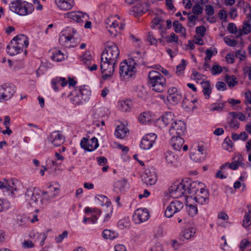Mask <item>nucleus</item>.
<instances>
[{
  "instance_id": "obj_1",
  "label": "nucleus",
  "mask_w": 251,
  "mask_h": 251,
  "mask_svg": "<svg viewBox=\"0 0 251 251\" xmlns=\"http://www.w3.org/2000/svg\"><path fill=\"white\" fill-rule=\"evenodd\" d=\"M119 54L120 50L114 43H106L105 50L101 55L100 69L103 74V79H108L113 74Z\"/></svg>"
},
{
  "instance_id": "obj_2",
  "label": "nucleus",
  "mask_w": 251,
  "mask_h": 251,
  "mask_svg": "<svg viewBox=\"0 0 251 251\" xmlns=\"http://www.w3.org/2000/svg\"><path fill=\"white\" fill-rule=\"evenodd\" d=\"M204 184L197 181H192L189 179L187 180H182L181 182H175L172 184L169 189L171 197L178 198L182 196H187L188 195H196L204 186Z\"/></svg>"
},
{
  "instance_id": "obj_3",
  "label": "nucleus",
  "mask_w": 251,
  "mask_h": 251,
  "mask_svg": "<svg viewBox=\"0 0 251 251\" xmlns=\"http://www.w3.org/2000/svg\"><path fill=\"white\" fill-rule=\"evenodd\" d=\"M28 46L27 37L23 35L15 36L6 47V51L9 55L13 56L22 52L24 48Z\"/></svg>"
},
{
  "instance_id": "obj_4",
  "label": "nucleus",
  "mask_w": 251,
  "mask_h": 251,
  "mask_svg": "<svg viewBox=\"0 0 251 251\" xmlns=\"http://www.w3.org/2000/svg\"><path fill=\"white\" fill-rule=\"evenodd\" d=\"M148 84L153 91L162 92L166 86V78L159 72L151 71L148 74Z\"/></svg>"
},
{
  "instance_id": "obj_5",
  "label": "nucleus",
  "mask_w": 251,
  "mask_h": 251,
  "mask_svg": "<svg viewBox=\"0 0 251 251\" xmlns=\"http://www.w3.org/2000/svg\"><path fill=\"white\" fill-rule=\"evenodd\" d=\"M17 91L16 86L10 83H5L0 85V102L10 100Z\"/></svg>"
},
{
  "instance_id": "obj_6",
  "label": "nucleus",
  "mask_w": 251,
  "mask_h": 251,
  "mask_svg": "<svg viewBox=\"0 0 251 251\" xmlns=\"http://www.w3.org/2000/svg\"><path fill=\"white\" fill-rule=\"evenodd\" d=\"M186 131L185 123L181 120H176L170 126L169 132L171 136H184Z\"/></svg>"
},
{
  "instance_id": "obj_7",
  "label": "nucleus",
  "mask_w": 251,
  "mask_h": 251,
  "mask_svg": "<svg viewBox=\"0 0 251 251\" xmlns=\"http://www.w3.org/2000/svg\"><path fill=\"white\" fill-rule=\"evenodd\" d=\"M135 69L133 65L129 64L126 60H125L121 62L120 65V75L125 79L128 78L134 75Z\"/></svg>"
},
{
  "instance_id": "obj_8",
  "label": "nucleus",
  "mask_w": 251,
  "mask_h": 251,
  "mask_svg": "<svg viewBox=\"0 0 251 251\" xmlns=\"http://www.w3.org/2000/svg\"><path fill=\"white\" fill-rule=\"evenodd\" d=\"M41 196L37 191L27 189L25 194V198L31 207L40 206L39 199H41Z\"/></svg>"
},
{
  "instance_id": "obj_9",
  "label": "nucleus",
  "mask_w": 251,
  "mask_h": 251,
  "mask_svg": "<svg viewBox=\"0 0 251 251\" xmlns=\"http://www.w3.org/2000/svg\"><path fill=\"white\" fill-rule=\"evenodd\" d=\"M183 207V203L178 200L172 201L167 206L165 211V216L167 218L172 217L174 214L179 212Z\"/></svg>"
},
{
  "instance_id": "obj_10",
  "label": "nucleus",
  "mask_w": 251,
  "mask_h": 251,
  "mask_svg": "<svg viewBox=\"0 0 251 251\" xmlns=\"http://www.w3.org/2000/svg\"><path fill=\"white\" fill-rule=\"evenodd\" d=\"M80 144L82 149L90 152L95 150L99 146L98 140L95 137L90 140L83 137L81 139Z\"/></svg>"
},
{
  "instance_id": "obj_11",
  "label": "nucleus",
  "mask_w": 251,
  "mask_h": 251,
  "mask_svg": "<svg viewBox=\"0 0 251 251\" xmlns=\"http://www.w3.org/2000/svg\"><path fill=\"white\" fill-rule=\"evenodd\" d=\"M142 181L147 185H152L157 181V175L154 169H146L142 176Z\"/></svg>"
},
{
  "instance_id": "obj_12",
  "label": "nucleus",
  "mask_w": 251,
  "mask_h": 251,
  "mask_svg": "<svg viewBox=\"0 0 251 251\" xmlns=\"http://www.w3.org/2000/svg\"><path fill=\"white\" fill-rule=\"evenodd\" d=\"M64 15L65 17L82 24L84 20L89 19V16L86 13L80 11H71L65 14Z\"/></svg>"
},
{
  "instance_id": "obj_13",
  "label": "nucleus",
  "mask_w": 251,
  "mask_h": 251,
  "mask_svg": "<svg viewBox=\"0 0 251 251\" xmlns=\"http://www.w3.org/2000/svg\"><path fill=\"white\" fill-rule=\"evenodd\" d=\"M209 191L203 187L198 191L194 198L195 201L200 204H207L209 203Z\"/></svg>"
},
{
  "instance_id": "obj_14",
  "label": "nucleus",
  "mask_w": 251,
  "mask_h": 251,
  "mask_svg": "<svg viewBox=\"0 0 251 251\" xmlns=\"http://www.w3.org/2000/svg\"><path fill=\"white\" fill-rule=\"evenodd\" d=\"M65 140L64 136L58 130H55L50 133L47 137L48 142L54 146H59L63 144Z\"/></svg>"
},
{
  "instance_id": "obj_15",
  "label": "nucleus",
  "mask_w": 251,
  "mask_h": 251,
  "mask_svg": "<svg viewBox=\"0 0 251 251\" xmlns=\"http://www.w3.org/2000/svg\"><path fill=\"white\" fill-rule=\"evenodd\" d=\"M156 138L155 134H148L143 137L141 141L140 146L141 149L147 150L151 149Z\"/></svg>"
},
{
  "instance_id": "obj_16",
  "label": "nucleus",
  "mask_w": 251,
  "mask_h": 251,
  "mask_svg": "<svg viewBox=\"0 0 251 251\" xmlns=\"http://www.w3.org/2000/svg\"><path fill=\"white\" fill-rule=\"evenodd\" d=\"M59 42L61 45L68 48H74L76 46L79 42L75 41V38L74 35L66 36L63 33L60 35Z\"/></svg>"
},
{
  "instance_id": "obj_17",
  "label": "nucleus",
  "mask_w": 251,
  "mask_h": 251,
  "mask_svg": "<svg viewBox=\"0 0 251 251\" xmlns=\"http://www.w3.org/2000/svg\"><path fill=\"white\" fill-rule=\"evenodd\" d=\"M150 217L149 212L146 208H139L135 210L133 218L138 220V223H143L148 220Z\"/></svg>"
},
{
  "instance_id": "obj_18",
  "label": "nucleus",
  "mask_w": 251,
  "mask_h": 251,
  "mask_svg": "<svg viewBox=\"0 0 251 251\" xmlns=\"http://www.w3.org/2000/svg\"><path fill=\"white\" fill-rule=\"evenodd\" d=\"M22 6L21 10L19 11L20 16H25L33 12L34 10L33 5L26 1H22Z\"/></svg>"
},
{
  "instance_id": "obj_19",
  "label": "nucleus",
  "mask_w": 251,
  "mask_h": 251,
  "mask_svg": "<svg viewBox=\"0 0 251 251\" xmlns=\"http://www.w3.org/2000/svg\"><path fill=\"white\" fill-rule=\"evenodd\" d=\"M68 81L65 77L57 76L51 80V87L55 92L58 91L57 85L60 84L61 87H64L68 84Z\"/></svg>"
},
{
  "instance_id": "obj_20",
  "label": "nucleus",
  "mask_w": 251,
  "mask_h": 251,
  "mask_svg": "<svg viewBox=\"0 0 251 251\" xmlns=\"http://www.w3.org/2000/svg\"><path fill=\"white\" fill-rule=\"evenodd\" d=\"M55 2L60 9L63 10H70L74 5L73 0H55Z\"/></svg>"
},
{
  "instance_id": "obj_21",
  "label": "nucleus",
  "mask_w": 251,
  "mask_h": 251,
  "mask_svg": "<svg viewBox=\"0 0 251 251\" xmlns=\"http://www.w3.org/2000/svg\"><path fill=\"white\" fill-rule=\"evenodd\" d=\"M174 118L175 116L172 112H166L159 118L158 121H161L165 126L169 125L171 126L173 123L176 121Z\"/></svg>"
},
{
  "instance_id": "obj_22",
  "label": "nucleus",
  "mask_w": 251,
  "mask_h": 251,
  "mask_svg": "<svg viewBox=\"0 0 251 251\" xmlns=\"http://www.w3.org/2000/svg\"><path fill=\"white\" fill-rule=\"evenodd\" d=\"M183 136H172L171 144L174 150L179 151L184 143Z\"/></svg>"
},
{
  "instance_id": "obj_23",
  "label": "nucleus",
  "mask_w": 251,
  "mask_h": 251,
  "mask_svg": "<svg viewBox=\"0 0 251 251\" xmlns=\"http://www.w3.org/2000/svg\"><path fill=\"white\" fill-rule=\"evenodd\" d=\"M150 5L148 3H139L133 7V11L138 15H142L146 13L149 9Z\"/></svg>"
},
{
  "instance_id": "obj_24",
  "label": "nucleus",
  "mask_w": 251,
  "mask_h": 251,
  "mask_svg": "<svg viewBox=\"0 0 251 251\" xmlns=\"http://www.w3.org/2000/svg\"><path fill=\"white\" fill-rule=\"evenodd\" d=\"M128 132V129L126 126L124 124H120L116 127L114 134L116 137L122 139L126 136Z\"/></svg>"
},
{
  "instance_id": "obj_25",
  "label": "nucleus",
  "mask_w": 251,
  "mask_h": 251,
  "mask_svg": "<svg viewBox=\"0 0 251 251\" xmlns=\"http://www.w3.org/2000/svg\"><path fill=\"white\" fill-rule=\"evenodd\" d=\"M202 88V92L206 99H209L212 93V88L209 81H202L201 82Z\"/></svg>"
},
{
  "instance_id": "obj_26",
  "label": "nucleus",
  "mask_w": 251,
  "mask_h": 251,
  "mask_svg": "<svg viewBox=\"0 0 251 251\" xmlns=\"http://www.w3.org/2000/svg\"><path fill=\"white\" fill-rule=\"evenodd\" d=\"M22 0H15L11 1L9 4L10 10L20 15L19 11L22 8Z\"/></svg>"
},
{
  "instance_id": "obj_27",
  "label": "nucleus",
  "mask_w": 251,
  "mask_h": 251,
  "mask_svg": "<svg viewBox=\"0 0 251 251\" xmlns=\"http://www.w3.org/2000/svg\"><path fill=\"white\" fill-rule=\"evenodd\" d=\"M132 60L134 65H144L143 58L140 51H135L132 53Z\"/></svg>"
},
{
  "instance_id": "obj_28",
  "label": "nucleus",
  "mask_w": 251,
  "mask_h": 251,
  "mask_svg": "<svg viewBox=\"0 0 251 251\" xmlns=\"http://www.w3.org/2000/svg\"><path fill=\"white\" fill-rule=\"evenodd\" d=\"M98 197H100V198L101 199V201H106L105 205H106L107 208H108V210H109V212L107 213L105 215L104 220H103V222H107L110 219L111 216L112 215V209L113 208H112V206L110 205L111 202L110 201H108L107 198L104 196L99 195Z\"/></svg>"
},
{
  "instance_id": "obj_29",
  "label": "nucleus",
  "mask_w": 251,
  "mask_h": 251,
  "mask_svg": "<svg viewBox=\"0 0 251 251\" xmlns=\"http://www.w3.org/2000/svg\"><path fill=\"white\" fill-rule=\"evenodd\" d=\"M77 92L84 102L87 101L90 99L91 91L85 88L84 86H81L80 89L77 90Z\"/></svg>"
},
{
  "instance_id": "obj_30",
  "label": "nucleus",
  "mask_w": 251,
  "mask_h": 251,
  "mask_svg": "<svg viewBox=\"0 0 251 251\" xmlns=\"http://www.w3.org/2000/svg\"><path fill=\"white\" fill-rule=\"evenodd\" d=\"M242 158V157L241 155H240L239 156H238L237 160H235L234 162H233L229 164L228 163H226L221 165L220 167V169L221 170H223L228 165L229 168L233 170H236L238 168L239 166L241 165Z\"/></svg>"
},
{
  "instance_id": "obj_31",
  "label": "nucleus",
  "mask_w": 251,
  "mask_h": 251,
  "mask_svg": "<svg viewBox=\"0 0 251 251\" xmlns=\"http://www.w3.org/2000/svg\"><path fill=\"white\" fill-rule=\"evenodd\" d=\"M126 185V181L125 180H118L114 183L113 191L117 194L123 192L125 190Z\"/></svg>"
},
{
  "instance_id": "obj_32",
  "label": "nucleus",
  "mask_w": 251,
  "mask_h": 251,
  "mask_svg": "<svg viewBox=\"0 0 251 251\" xmlns=\"http://www.w3.org/2000/svg\"><path fill=\"white\" fill-rule=\"evenodd\" d=\"M102 236L105 239L113 240L118 237V233L115 231L105 229L102 233Z\"/></svg>"
},
{
  "instance_id": "obj_33",
  "label": "nucleus",
  "mask_w": 251,
  "mask_h": 251,
  "mask_svg": "<svg viewBox=\"0 0 251 251\" xmlns=\"http://www.w3.org/2000/svg\"><path fill=\"white\" fill-rule=\"evenodd\" d=\"M173 27L174 30L176 33H181L182 35L185 37L186 29L183 27L182 24L178 20H176L173 22Z\"/></svg>"
},
{
  "instance_id": "obj_34",
  "label": "nucleus",
  "mask_w": 251,
  "mask_h": 251,
  "mask_svg": "<svg viewBox=\"0 0 251 251\" xmlns=\"http://www.w3.org/2000/svg\"><path fill=\"white\" fill-rule=\"evenodd\" d=\"M196 233V228L194 227H190L185 229L181 233V237H183L187 240L194 237Z\"/></svg>"
},
{
  "instance_id": "obj_35",
  "label": "nucleus",
  "mask_w": 251,
  "mask_h": 251,
  "mask_svg": "<svg viewBox=\"0 0 251 251\" xmlns=\"http://www.w3.org/2000/svg\"><path fill=\"white\" fill-rule=\"evenodd\" d=\"M229 114L232 117V119L228 122L229 126L231 128L237 129L239 127L240 123L237 121V117H235L236 114L234 112H230Z\"/></svg>"
},
{
  "instance_id": "obj_36",
  "label": "nucleus",
  "mask_w": 251,
  "mask_h": 251,
  "mask_svg": "<svg viewBox=\"0 0 251 251\" xmlns=\"http://www.w3.org/2000/svg\"><path fill=\"white\" fill-rule=\"evenodd\" d=\"M250 22L248 21H245L243 22V25L242 29H239V32L237 37H240L241 35L244 34H248L251 31V25L249 24Z\"/></svg>"
},
{
  "instance_id": "obj_37",
  "label": "nucleus",
  "mask_w": 251,
  "mask_h": 251,
  "mask_svg": "<svg viewBox=\"0 0 251 251\" xmlns=\"http://www.w3.org/2000/svg\"><path fill=\"white\" fill-rule=\"evenodd\" d=\"M120 109L125 112L130 111L131 106V101L129 100H126L121 101L119 104Z\"/></svg>"
},
{
  "instance_id": "obj_38",
  "label": "nucleus",
  "mask_w": 251,
  "mask_h": 251,
  "mask_svg": "<svg viewBox=\"0 0 251 251\" xmlns=\"http://www.w3.org/2000/svg\"><path fill=\"white\" fill-rule=\"evenodd\" d=\"M70 100L74 104L79 105L84 102L83 100H81L80 95L77 92V90H75L74 94H72V97H71Z\"/></svg>"
},
{
  "instance_id": "obj_39",
  "label": "nucleus",
  "mask_w": 251,
  "mask_h": 251,
  "mask_svg": "<svg viewBox=\"0 0 251 251\" xmlns=\"http://www.w3.org/2000/svg\"><path fill=\"white\" fill-rule=\"evenodd\" d=\"M39 194L41 195L40 200V207H42L47 204V202L49 201L50 198L48 195L47 192L39 191Z\"/></svg>"
},
{
  "instance_id": "obj_40",
  "label": "nucleus",
  "mask_w": 251,
  "mask_h": 251,
  "mask_svg": "<svg viewBox=\"0 0 251 251\" xmlns=\"http://www.w3.org/2000/svg\"><path fill=\"white\" fill-rule=\"evenodd\" d=\"M51 57L53 60L60 62L64 59V55L60 50H55L52 52Z\"/></svg>"
},
{
  "instance_id": "obj_41",
  "label": "nucleus",
  "mask_w": 251,
  "mask_h": 251,
  "mask_svg": "<svg viewBox=\"0 0 251 251\" xmlns=\"http://www.w3.org/2000/svg\"><path fill=\"white\" fill-rule=\"evenodd\" d=\"M182 95L180 93H176L173 95L167 97L168 100L171 103L177 104L181 99Z\"/></svg>"
},
{
  "instance_id": "obj_42",
  "label": "nucleus",
  "mask_w": 251,
  "mask_h": 251,
  "mask_svg": "<svg viewBox=\"0 0 251 251\" xmlns=\"http://www.w3.org/2000/svg\"><path fill=\"white\" fill-rule=\"evenodd\" d=\"M130 226V220L128 217H125L119 221L118 226L122 229H125L129 227Z\"/></svg>"
},
{
  "instance_id": "obj_43",
  "label": "nucleus",
  "mask_w": 251,
  "mask_h": 251,
  "mask_svg": "<svg viewBox=\"0 0 251 251\" xmlns=\"http://www.w3.org/2000/svg\"><path fill=\"white\" fill-rule=\"evenodd\" d=\"M186 210L189 216L194 217L198 213V208L196 205L193 204H187Z\"/></svg>"
},
{
  "instance_id": "obj_44",
  "label": "nucleus",
  "mask_w": 251,
  "mask_h": 251,
  "mask_svg": "<svg viewBox=\"0 0 251 251\" xmlns=\"http://www.w3.org/2000/svg\"><path fill=\"white\" fill-rule=\"evenodd\" d=\"M225 81L229 87H234L238 83L234 75L230 76L226 75L225 77Z\"/></svg>"
},
{
  "instance_id": "obj_45",
  "label": "nucleus",
  "mask_w": 251,
  "mask_h": 251,
  "mask_svg": "<svg viewBox=\"0 0 251 251\" xmlns=\"http://www.w3.org/2000/svg\"><path fill=\"white\" fill-rule=\"evenodd\" d=\"M243 226L245 227H248L251 225V210H249L248 212H246L244 220H243Z\"/></svg>"
},
{
  "instance_id": "obj_46",
  "label": "nucleus",
  "mask_w": 251,
  "mask_h": 251,
  "mask_svg": "<svg viewBox=\"0 0 251 251\" xmlns=\"http://www.w3.org/2000/svg\"><path fill=\"white\" fill-rule=\"evenodd\" d=\"M187 62L184 60L182 59L180 63L176 66V73L177 75H181L184 73V71L187 65Z\"/></svg>"
},
{
  "instance_id": "obj_47",
  "label": "nucleus",
  "mask_w": 251,
  "mask_h": 251,
  "mask_svg": "<svg viewBox=\"0 0 251 251\" xmlns=\"http://www.w3.org/2000/svg\"><path fill=\"white\" fill-rule=\"evenodd\" d=\"M10 205V203L6 199H0V212L9 209Z\"/></svg>"
},
{
  "instance_id": "obj_48",
  "label": "nucleus",
  "mask_w": 251,
  "mask_h": 251,
  "mask_svg": "<svg viewBox=\"0 0 251 251\" xmlns=\"http://www.w3.org/2000/svg\"><path fill=\"white\" fill-rule=\"evenodd\" d=\"M165 158L168 163L172 164L176 159L174 153L171 151H167L164 154Z\"/></svg>"
},
{
  "instance_id": "obj_49",
  "label": "nucleus",
  "mask_w": 251,
  "mask_h": 251,
  "mask_svg": "<svg viewBox=\"0 0 251 251\" xmlns=\"http://www.w3.org/2000/svg\"><path fill=\"white\" fill-rule=\"evenodd\" d=\"M224 149L231 151L233 147V143L230 138L228 137H226L222 144Z\"/></svg>"
},
{
  "instance_id": "obj_50",
  "label": "nucleus",
  "mask_w": 251,
  "mask_h": 251,
  "mask_svg": "<svg viewBox=\"0 0 251 251\" xmlns=\"http://www.w3.org/2000/svg\"><path fill=\"white\" fill-rule=\"evenodd\" d=\"M244 13L246 15L247 18L248 19V22L251 21V5L248 3H244Z\"/></svg>"
},
{
  "instance_id": "obj_51",
  "label": "nucleus",
  "mask_w": 251,
  "mask_h": 251,
  "mask_svg": "<svg viewBox=\"0 0 251 251\" xmlns=\"http://www.w3.org/2000/svg\"><path fill=\"white\" fill-rule=\"evenodd\" d=\"M198 153H196V152H195V153H193L192 152H191V155H190V157L192 159H193L195 161H199V158H196L195 157V155L196 154H199V153L202 154V155H203L205 154V149H204V148L203 147V146H200L199 145L198 146Z\"/></svg>"
},
{
  "instance_id": "obj_52",
  "label": "nucleus",
  "mask_w": 251,
  "mask_h": 251,
  "mask_svg": "<svg viewBox=\"0 0 251 251\" xmlns=\"http://www.w3.org/2000/svg\"><path fill=\"white\" fill-rule=\"evenodd\" d=\"M192 79H193L196 81H199L200 80L204 79V78L205 77V75L201 74L195 69L192 70V74L191 76Z\"/></svg>"
},
{
  "instance_id": "obj_53",
  "label": "nucleus",
  "mask_w": 251,
  "mask_h": 251,
  "mask_svg": "<svg viewBox=\"0 0 251 251\" xmlns=\"http://www.w3.org/2000/svg\"><path fill=\"white\" fill-rule=\"evenodd\" d=\"M205 53L206 56L204 58V61H210L212 56L217 53V50L215 48H214L213 50H212L211 48L208 49L206 50Z\"/></svg>"
},
{
  "instance_id": "obj_54",
  "label": "nucleus",
  "mask_w": 251,
  "mask_h": 251,
  "mask_svg": "<svg viewBox=\"0 0 251 251\" xmlns=\"http://www.w3.org/2000/svg\"><path fill=\"white\" fill-rule=\"evenodd\" d=\"M223 71L222 67L219 65L216 64L213 66L210 70L211 74L213 75L219 74Z\"/></svg>"
},
{
  "instance_id": "obj_55",
  "label": "nucleus",
  "mask_w": 251,
  "mask_h": 251,
  "mask_svg": "<svg viewBox=\"0 0 251 251\" xmlns=\"http://www.w3.org/2000/svg\"><path fill=\"white\" fill-rule=\"evenodd\" d=\"M92 60V56L90 52H85L82 56V61L86 65H88Z\"/></svg>"
},
{
  "instance_id": "obj_56",
  "label": "nucleus",
  "mask_w": 251,
  "mask_h": 251,
  "mask_svg": "<svg viewBox=\"0 0 251 251\" xmlns=\"http://www.w3.org/2000/svg\"><path fill=\"white\" fill-rule=\"evenodd\" d=\"M226 44L230 47H235L237 44V41L234 39H231L228 36L224 38Z\"/></svg>"
},
{
  "instance_id": "obj_57",
  "label": "nucleus",
  "mask_w": 251,
  "mask_h": 251,
  "mask_svg": "<svg viewBox=\"0 0 251 251\" xmlns=\"http://www.w3.org/2000/svg\"><path fill=\"white\" fill-rule=\"evenodd\" d=\"M240 249L244 251L246 248L251 247V242H249L245 239H244L240 244Z\"/></svg>"
},
{
  "instance_id": "obj_58",
  "label": "nucleus",
  "mask_w": 251,
  "mask_h": 251,
  "mask_svg": "<svg viewBox=\"0 0 251 251\" xmlns=\"http://www.w3.org/2000/svg\"><path fill=\"white\" fill-rule=\"evenodd\" d=\"M68 231L66 230L64 231L62 234H60L57 237H55V240L56 242L57 243H61L64 238H66L68 237Z\"/></svg>"
},
{
  "instance_id": "obj_59",
  "label": "nucleus",
  "mask_w": 251,
  "mask_h": 251,
  "mask_svg": "<svg viewBox=\"0 0 251 251\" xmlns=\"http://www.w3.org/2000/svg\"><path fill=\"white\" fill-rule=\"evenodd\" d=\"M206 32V28L203 25L197 26L196 27V33L197 34H200L201 37L204 36Z\"/></svg>"
},
{
  "instance_id": "obj_60",
  "label": "nucleus",
  "mask_w": 251,
  "mask_h": 251,
  "mask_svg": "<svg viewBox=\"0 0 251 251\" xmlns=\"http://www.w3.org/2000/svg\"><path fill=\"white\" fill-rule=\"evenodd\" d=\"M97 220V216L96 215H94L89 218L84 217L83 220V222L85 224H87V222H89V223L94 224L96 223Z\"/></svg>"
},
{
  "instance_id": "obj_61",
  "label": "nucleus",
  "mask_w": 251,
  "mask_h": 251,
  "mask_svg": "<svg viewBox=\"0 0 251 251\" xmlns=\"http://www.w3.org/2000/svg\"><path fill=\"white\" fill-rule=\"evenodd\" d=\"M148 116V115L147 113L144 112L143 113H141L138 117L139 121L142 124H144L146 122L149 121V119Z\"/></svg>"
},
{
  "instance_id": "obj_62",
  "label": "nucleus",
  "mask_w": 251,
  "mask_h": 251,
  "mask_svg": "<svg viewBox=\"0 0 251 251\" xmlns=\"http://www.w3.org/2000/svg\"><path fill=\"white\" fill-rule=\"evenodd\" d=\"M202 8L198 3L195 4L193 7V12L196 15H200L202 12Z\"/></svg>"
},
{
  "instance_id": "obj_63",
  "label": "nucleus",
  "mask_w": 251,
  "mask_h": 251,
  "mask_svg": "<svg viewBox=\"0 0 251 251\" xmlns=\"http://www.w3.org/2000/svg\"><path fill=\"white\" fill-rule=\"evenodd\" d=\"M227 30L232 34H235L237 32V27L233 23H230L227 26Z\"/></svg>"
},
{
  "instance_id": "obj_64",
  "label": "nucleus",
  "mask_w": 251,
  "mask_h": 251,
  "mask_svg": "<svg viewBox=\"0 0 251 251\" xmlns=\"http://www.w3.org/2000/svg\"><path fill=\"white\" fill-rule=\"evenodd\" d=\"M205 10L206 14L209 16L213 15L215 12L213 7L211 5H206Z\"/></svg>"
}]
</instances>
